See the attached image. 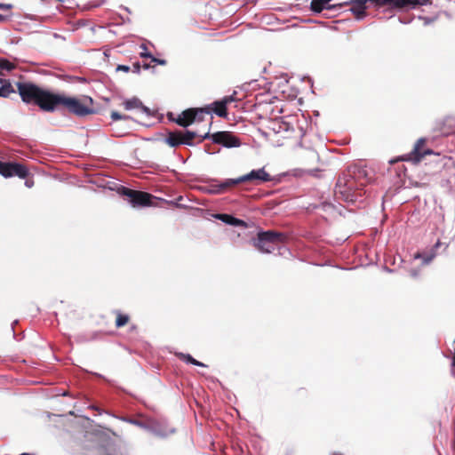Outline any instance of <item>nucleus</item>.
Returning <instances> with one entry per match:
<instances>
[{"label":"nucleus","mask_w":455,"mask_h":455,"mask_svg":"<svg viewBox=\"0 0 455 455\" xmlns=\"http://www.w3.org/2000/svg\"><path fill=\"white\" fill-rule=\"evenodd\" d=\"M196 133L190 131L181 132L182 143L184 145H192V140L196 138Z\"/></svg>","instance_id":"obj_20"},{"label":"nucleus","mask_w":455,"mask_h":455,"mask_svg":"<svg viewBox=\"0 0 455 455\" xmlns=\"http://www.w3.org/2000/svg\"><path fill=\"white\" fill-rule=\"evenodd\" d=\"M144 68L148 69L149 68V65L148 64H144Z\"/></svg>","instance_id":"obj_35"},{"label":"nucleus","mask_w":455,"mask_h":455,"mask_svg":"<svg viewBox=\"0 0 455 455\" xmlns=\"http://www.w3.org/2000/svg\"><path fill=\"white\" fill-rule=\"evenodd\" d=\"M141 105H142L141 101L137 98H133V99L128 100L124 102V107L126 110H130L132 108H138Z\"/></svg>","instance_id":"obj_22"},{"label":"nucleus","mask_w":455,"mask_h":455,"mask_svg":"<svg viewBox=\"0 0 455 455\" xmlns=\"http://www.w3.org/2000/svg\"><path fill=\"white\" fill-rule=\"evenodd\" d=\"M0 9L1 10H7V7H6V5L0 4ZM4 20H5V17L3 14L0 13V21H3Z\"/></svg>","instance_id":"obj_28"},{"label":"nucleus","mask_w":455,"mask_h":455,"mask_svg":"<svg viewBox=\"0 0 455 455\" xmlns=\"http://www.w3.org/2000/svg\"><path fill=\"white\" fill-rule=\"evenodd\" d=\"M442 160H443V161H444L443 165H446V164H447V161H451V157L443 156V157L442 158Z\"/></svg>","instance_id":"obj_33"},{"label":"nucleus","mask_w":455,"mask_h":455,"mask_svg":"<svg viewBox=\"0 0 455 455\" xmlns=\"http://www.w3.org/2000/svg\"><path fill=\"white\" fill-rule=\"evenodd\" d=\"M298 129H299L298 136H299V138H302L305 135L306 132L303 130L302 126L298 125Z\"/></svg>","instance_id":"obj_29"},{"label":"nucleus","mask_w":455,"mask_h":455,"mask_svg":"<svg viewBox=\"0 0 455 455\" xmlns=\"http://www.w3.org/2000/svg\"><path fill=\"white\" fill-rule=\"evenodd\" d=\"M434 131L443 136L452 134L455 132V116H448L436 121Z\"/></svg>","instance_id":"obj_12"},{"label":"nucleus","mask_w":455,"mask_h":455,"mask_svg":"<svg viewBox=\"0 0 455 455\" xmlns=\"http://www.w3.org/2000/svg\"><path fill=\"white\" fill-rule=\"evenodd\" d=\"M152 61L156 62V63H158V64H160V65H164V64H166V60H159V59H156V58H155V57H152Z\"/></svg>","instance_id":"obj_27"},{"label":"nucleus","mask_w":455,"mask_h":455,"mask_svg":"<svg viewBox=\"0 0 455 455\" xmlns=\"http://www.w3.org/2000/svg\"><path fill=\"white\" fill-rule=\"evenodd\" d=\"M370 2L378 7H388L397 10L415 8L419 5L431 4V0H370Z\"/></svg>","instance_id":"obj_6"},{"label":"nucleus","mask_w":455,"mask_h":455,"mask_svg":"<svg viewBox=\"0 0 455 455\" xmlns=\"http://www.w3.org/2000/svg\"><path fill=\"white\" fill-rule=\"evenodd\" d=\"M0 174L4 178L17 176L20 179H26L28 175V169L19 163L0 161Z\"/></svg>","instance_id":"obj_9"},{"label":"nucleus","mask_w":455,"mask_h":455,"mask_svg":"<svg viewBox=\"0 0 455 455\" xmlns=\"http://www.w3.org/2000/svg\"><path fill=\"white\" fill-rule=\"evenodd\" d=\"M287 235L284 233L274 230L260 231L257 238L253 240V246L263 253H270L275 247L286 241Z\"/></svg>","instance_id":"obj_4"},{"label":"nucleus","mask_w":455,"mask_h":455,"mask_svg":"<svg viewBox=\"0 0 455 455\" xmlns=\"http://www.w3.org/2000/svg\"><path fill=\"white\" fill-rule=\"evenodd\" d=\"M92 104V99L88 96L77 99L65 94L55 93L52 104V112L55 110L66 109L75 116H85L94 113Z\"/></svg>","instance_id":"obj_3"},{"label":"nucleus","mask_w":455,"mask_h":455,"mask_svg":"<svg viewBox=\"0 0 455 455\" xmlns=\"http://www.w3.org/2000/svg\"><path fill=\"white\" fill-rule=\"evenodd\" d=\"M140 64L139 62H135L132 65V71L135 73H139L140 71Z\"/></svg>","instance_id":"obj_26"},{"label":"nucleus","mask_w":455,"mask_h":455,"mask_svg":"<svg viewBox=\"0 0 455 455\" xmlns=\"http://www.w3.org/2000/svg\"><path fill=\"white\" fill-rule=\"evenodd\" d=\"M6 82H8L7 80H4L2 78H0V84L3 85V84H5Z\"/></svg>","instance_id":"obj_34"},{"label":"nucleus","mask_w":455,"mask_h":455,"mask_svg":"<svg viewBox=\"0 0 455 455\" xmlns=\"http://www.w3.org/2000/svg\"><path fill=\"white\" fill-rule=\"evenodd\" d=\"M271 180L269 173H267L264 168L259 170H252L248 174L243 175L237 179H234L235 185L243 182H251L254 184H260Z\"/></svg>","instance_id":"obj_10"},{"label":"nucleus","mask_w":455,"mask_h":455,"mask_svg":"<svg viewBox=\"0 0 455 455\" xmlns=\"http://www.w3.org/2000/svg\"><path fill=\"white\" fill-rule=\"evenodd\" d=\"M177 356L180 360H182V361H184V362H186L188 363H191L193 365L202 366V367H205L206 366L204 363H203L196 360L195 358H193L189 354L178 353Z\"/></svg>","instance_id":"obj_19"},{"label":"nucleus","mask_w":455,"mask_h":455,"mask_svg":"<svg viewBox=\"0 0 455 455\" xmlns=\"http://www.w3.org/2000/svg\"><path fill=\"white\" fill-rule=\"evenodd\" d=\"M111 118L113 121H117V120H121V119H128L129 116H122L120 115L118 112L116 111H112L111 112Z\"/></svg>","instance_id":"obj_24"},{"label":"nucleus","mask_w":455,"mask_h":455,"mask_svg":"<svg viewBox=\"0 0 455 455\" xmlns=\"http://www.w3.org/2000/svg\"><path fill=\"white\" fill-rule=\"evenodd\" d=\"M116 70L124 71V72H129L131 70V68L126 65H118L116 68Z\"/></svg>","instance_id":"obj_25"},{"label":"nucleus","mask_w":455,"mask_h":455,"mask_svg":"<svg viewBox=\"0 0 455 455\" xmlns=\"http://www.w3.org/2000/svg\"><path fill=\"white\" fill-rule=\"evenodd\" d=\"M331 1V0H312L311 10L317 13H320L323 10H330L332 8V5L330 4Z\"/></svg>","instance_id":"obj_15"},{"label":"nucleus","mask_w":455,"mask_h":455,"mask_svg":"<svg viewBox=\"0 0 455 455\" xmlns=\"http://www.w3.org/2000/svg\"><path fill=\"white\" fill-rule=\"evenodd\" d=\"M114 314L116 315L115 325L116 328H122L129 323L131 320L129 315L124 314L120 310H116Z\"/></svg>","instance_id":"obj_18"},{"label":"nucleus","mask_w":455,"mask_h":455,"mask_svg":"<svg viewBox=\"0 0 455 455\" xmlns=\"http://www.w3.org/2000/svg\"><path fill=\"white\" fill-rule=\"evenodd\" d=\"M425 145H426V139H423V138L419 139L416 141V143L413 147V149L410 153L403 156L400 158V160L411 162L413 164H419L425 156L435 155V153H434L433 150L428 149V148L425 149L424 148ZM436 156H439V154H436Z\"/></svg>","instance_id":"obj_7"},{"label":"nucleus","mask_w":455,"mask_h":455,"mask_svg":"<svg viewBox=\"0 0 455 455\" xmlns=\"http://www.w3.org/2000/svg\"><path fill=\"white\" fill-rule=\"evenodd\" d=\"M131 329H132V330H136V329H137V326H136V325H132V326L131 327Z\"/></svg>","instance_id":"obj_36"},{"label":"nucleus","mask_w":455,"mask_h":455,"mask_svg":"<svg viewBox=\"0 0 455 455\" xmlns=\"http://www.w3.org/2000/svg\"><path fill=\"white\" fill-rule=\"evenodd\" d=\"M122 196H125L133 207H146L152 205L154 196L148 192L133 190L125 187L119 189Z\"/></svg>","instance_id":"obj_5"},{"label":"nucleus","mask_w":455,"mask_h":455,"mask_svg":"<svg viewBox=\"0 0 455 455\" xmlns=\"http://www.w3.org/2000/svg\"><path fill=\"white\" fill-rule=\"evenodd\" d=\"M165 141L170 147L172 148H176L180 145H182L183 143L181 139V132L175 131L169 132Z\"/></svg>","instance_id":"obj_16"},{"label":"nucleus","mask_w":455,"mask_h":455,"mask_svg":"<svg viewBox=\"0 0 455 455\" xmlns=\"http://www.w3.org/2000/svg\"><path fill=\"white\" fill-rule=\"evenodd\" d=\"M16 68V64L9 61L6 59H0V75H2V70L12 71Z\"/></svg>","instance_id":"obj_21"},{"label":"nucleus","mask_w":455,"mask_h":455,"mask_svg":"<svg viewBox=\"0 0 455 455\" xmlns=\"http://www.w3.org/2000/svg\"><path fill=\"white\" fill-rule=\"evenodd\" d=\"M451 367L455 369V352L453 353L451 356Z\"/></svg>","instance_id":"obj_32"},{"label":"nucleus","mask_w":455,"mask_h":455,"mask_svg":"<svg viewBox=\"0 0 455 455\" xmlns=\"http://www.w3.org/2000/svg\"><path fill=\"white\" fill-rule=\"evenodd\" d=\"M218 219L229 225L237 227H246V223L243 220L236 219L228 214H220L218 216Z\"/></svg>","instance_id":"obj_17"},{"label":"nucleus","mask_w":455,"mask_h":455,"mask_svg":"<svg viewBox=\"0 0 455 455\" xmlns=\"http://www.w3.org/2000/svg\"><path fill=\"white\" fill-rule=\"evenodd\" d=\"M14 89L10 82H6L0 87V97L7 98L11 93L14 92Z\"/></svg>","instance_id":"obj_23"},{"label":"nucleus","mask_w":455,"mask_h":455,"mask_svg":"<svg viewBox=\"0 0 455 455\" xmlns=\"http://www.w3.org/2000/svg\"><path fill=\"white\" fill-rule=\"evenodd\" d=\"M33 184H34L33 180H27L26 182H25V185L28 188H31L33 186Z\"/></svg>","instance_id":"obj_31"},{"label":"nucleus","mask_w":455,"mask_h":455,"mask_svg":"<svg viewBox=\"0 0 455 455\" xmlns=\"http://www.w3.org/2000/svg\"><path fill=\"white\" fill-rule=\"evenodd\" d=\"M140 56H141L142 58H151V59H152V57H153V56H152L150 53H148V52H141V53H140Z\"/></svg>","instance_id":"obj_30"},{"label":"nucleus","mask_w":455,"mask_h":455,"mask_svg":"<svg viewBox=\"0 0 455 455\" xmlns=\"http://www.w3.org/2000/svg\"><path fill=\"white\" fill-rule=\"evenodd\" d=\"M207 138H211L214 143L222 145L226 148H236L241 145L239 139L230 132H217L212 135L206 133L202 136L200 141H203Z\"/></svg>","instance_id":"obj_8"},{"label":"nucleus","mask_w":455,"mask_h":455,"mask_svg":"<svg viewBox=\"0 0 455 455\" xmlns=\"http://www.w3.org/2000/svg\"><path fill=\"white\" fill-rule=\"evenodd\" d=\"M235 186V182L234 181V179H228L221 183H212L209 185L207 188V192H209L210 194H222Z\"/></svg>","instance_id":"obj_14"},{"label":"nucleus","mask_w":455,"mask_h":455,"mask_svg":"<svg viewBox=\"0 0 455 455\" xmlns=\"http://www.w3.org/2000/svg\"><path fill=\"white\" fill-rule=\"evenodd\" d=\"M366 169L352 166L339 177L335 196L338 199L355 203L364 195L363 188L370 182Z\"/></svg>","instance_id":"obj_1"},{"label":"nucleus","mask_w":455,"mask_h":455,"mask_svg":"<svg viewBox=\"0 0 455 455\" xmlns=\"http://www.w3.org/2000/svg\"><path fill=\"white\" fill-rule=\"evenodd\" d=\"M234 100L233 96H226L221 100H217L212 103L214 108L207 107L204 109H210L220 117H227V105Z\"/></svg>","instance_id":"obj_13"},{"label":"nucleus","mask_w":455,"mask_h":455,"mask_svg":"<svg viewBox=\"0 0 455 455\" xmlns=\"http://www.w3.org/2000/svg\"><path fill=\"white\" fill-rule=\"evenodd\" d=\"M16 87L24 103L36 105L44 112H52L54 92L43 89L31 82H18Z\"/></svg>","instance_id":"obj_2"},{"label":"nucleus","mask_w":455,"mask_h":455,"mask_svg":"<svg viewBox=\"0 0 455 455\" xmlns=\"http://www.w3.org/2000/svg\"><path fill=\"white\" fill-rule=\"evenodd\" d=\"M92 408L94 410H99L98 407H96V406H92Z\"/></svg>","instance_id":"obj_37"},{"label":"nucleus","mask_w":455,"mask_h":455,"mask_svg":"<svg viewBox=\"0 0 455 455\" xmlns=\"http://www.w3.org/2000/svg\"><path fill=\"white\" fill-rule=\"evenodd\" d=\"M210 114V109H204V108H188L187 110H184L177 119H175V123L182 127H188L191 124H193L199 114Z\"/></svg>","instance_id":"obj_11"}]
</instances>
